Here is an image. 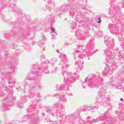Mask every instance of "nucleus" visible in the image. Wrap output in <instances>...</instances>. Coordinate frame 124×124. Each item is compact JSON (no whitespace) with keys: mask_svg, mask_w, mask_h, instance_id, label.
Listing matches in <instances>:
<instances>
[{"mask_svg":"<svg viewBox=\"0 0 124 124\" xmlns=\"http://www.w3.org/2000/svg\"><path fill=\"white\" fill-rule=\"evenodd\" d=\"M68 66H69L68 64L64 63L63 65L62 71V75L64 77V80L65 84L57 85L56 91H58L59 92H60V91H64V90H66V91H69V87H71V85L69 84V83H72L73 82H74V81L76 80V77H75L76 73H75L74 74L72 73H66L65 69L66 67H68Z\"/></svg>","mask_w":124,"mask_h":124,"instance_id":"obj_1","label":"nucleus"},{"mask_svg":"<svg viewBox=\"0 0 124 124\" xmlns=\"http://www.w3.org/2000/svg\"><path fill=\"white\" fill-rule=\"evenodd\" d=\"M108 64V63H106V67L103 72L104 74H112L113 70H116L117 67V63H111L110 67H109Z\"/></svg>","mask_w":124,"mask_h":124,"instance_id":"obj_2","label":"nucleus"},{"mask_svg":"<svg viewBox=\"0 0 124 124\" xmlns=\"http://www.w3.org/2000/svg\"><path fill=\"white\" fill-rule=\"evenodd\" d=\"M59 107L61 108V112H63V111H64V107L62 106V104L59 105V104L55 103L53 105V107L47 108H46V112H47V113H49V114H52V116L54 117V112H53V111H54L55 109L59 108Z\"/></svg>","mask_w":124,"mask_h":124,"instance_id":"obj_3","label":"nucleus"},{"mask_svg":"<svg viewBox=\"0 0 124 124\" xmlns=\"http://www.w3.org/2000/svg\"><path fill=\"white\" fill-rule=\"evenodd\" d=\"M60 10H61L62 12H67L68 10H69L70 15L71 16H74V15L75 14L74 10H73L70 5L66 6L65 5H63L60 8Z\"/></svg>","mask_w":124,"mask_h":124,"instance_id":"obj_4","label":"nucleus"},{"mask_svg":"<svg viewBox=\"0 0 124 124\" xmlns=\"http://www.w3.org/2000/svg\"><path fill=\"white\" fill-rule=\"evenodd\" d=\"M87 81L88 82V83H90L89 84L90 89H93V88H98V85L96 84L95 83L93 82L92 78H87L85 80V83H86Z\"/></svg>","mask_w":124,"mask_h":124,"instance_id":"obj_5","label":"nucleus"},{"mask_svg":"<svg viewBox=\"0 0 124 124\" xmlns=\"http://www.w3.org/2000/svg\"><path fill=\"white\" fill-rule=\"evenodd\" d=\"M109 85H110V86H116L117 89L122 90V91H123V92H124V87H120V86H119V84H120V83L119 82H117V80H113L112 81L109 82Z\"/></svg>","mask_w":124,"mask_h":124,"instance_id":"obj_6","label":"nucleus"},{"mask_svg":"<svg viewBox=\"0 0 124 124\" xmlns=\"http://www.w3.org/2000/svg\"><path fill=\"white\" fill-rule=\"evenodd\" d=\"M87 120V121L85 122V124H92L93 123H96L98 122V120L97 119H93V120H91V117H89Z\"/></svg>","mask_w":124,"mask_h":124,"instance_id":"obj_7","label":"nucleus"},{"mask_svg":"<svg viewBox=\"0 0 124 124\" xmlns=\"http://www.w3.org/2000/svg\"><path fill=\"white\" fill-rule=\"evenodd\" d=\"M76 35L77 36L78 39H79V40H84V35L82 34H79L78 32H76Z\"/></svg>","mask_w":124,"mask_h":124,"instance_id":"obj_8","label":"nucleus"},{"mask_svg":"<svg viewBox=\"0 0 124 124\" xmlns=\"http://www.w3.org/2000/svg\"><path fill=\"white\" fill-rule=\"evenodd\" d=\"M104 53L105 54H107V55H108L109 58H110V57H111L112 55V52H111V50H110V49H106L104 50Z\"/></svg>","mask_w":124,"mask_h":124,"instance_id":"obj_9","label":"nucleus"},{"mask_svg":"<svg viewBox=\"0 0 124 124\" xmlns=\"http://www.w3.org/2000/svg\"><path fill=\"white\" fill-rule=\"evenodd\" d=\"M59 100H60V101H62V102H66V101H67L66 98L63 95L60 96L59 97Z\"/></svg>","mask_w":124,"mask_h":124,"instance_id":"obj_10","label":"nucleus"},{"mask_svg":"<svg viewBox=\"0 0 124 124\" xmlns=\"http://www.w3.org/2000/svg\"><path fill=\"white\" fill-rule=\"evenodd\" d=\"M86 53H87V51L85 50L82 53L79 54L78 55L79 59H84V58H86Z\"/></svg>","mask_w":124,"mask_h":124,"instance_id":"obj_11","label":"nucleus"},{"mask_svg":"<svg viewBox=\"0 0 124 124\" xmlns=\"http://www.w3.org/2000/svg\"><path fill=\"white\" fill-rule=\"evenodd\" d=\"M99 96H105V90L103 89L100 90V92L98 93Z\"/></svg>","mask_w":124,"mask_h":124,"instance_id":"obj_12","label":"nucleus"},{"mask_svg":"<svg viewBox=\"0 0 124 124\" xmlns=\"http://www.w3.org/2000/svg\"><path fill=\"white\" fill-rule=\"evenodd\" d=\"M76 65H78L79 67H82L84 65V62L82 61H78L75 62Z\"/></svg>","mask_w":124,"mask_h":124,"instance_id":"obj_13","label":"nucleus"},{"mask_svg":"<svg viewBox=\"0 0 124 124\" xmlns=\"http://www.w3.org/2000/svg\"><path fill=\"white\" fill-rule=\"evenodd\" d=\"M3 104H2V107L3 110H7V108H8V105H7V104H8V103L4 101L3 102Z\"/></svg>","mask_w":124,"mask_h":124,"instance_id":"obj_14","label":"nucleus"},{"mask_svg":"<svg viewBox=\"0 0 124 124\" xmlns=\"http://www.w3.org/2000/svg\"><path fill=\"white\" fill-rule=\"evenodd\" d=\"M62 61L64 62H67V59H66V55H62Z\"/></svg>","mask_w":124,"mask_h":124,"instance_id":"obj_15","label":"nucleus"},{"mask_svg":"<svg viewBox=\"0 0 124 124\" xmlns=\"http://www.w3.org/2000/svg\"><path fill=\"white\" fill-rule=\"evenodd\" d=\"M45 42V36H43L42 40L41 41L40 43H39V44L40 45V46H41V45H42V44H44Z\"/></svg>","mask_w":124,"mask_h":124,"instance_id":"obj_16","label":"nucleus"},{"mask_svg":"<svg viewBox=\"0 0 124 124\" xmlns=\"http://www.w3.org/2000/svg\"><path fill=\"white\" fill-rule=\"evenodd\" d=\"M95 108V107H88L87 108L83 109L82 111L83 112H85V111H90V110H92V109H94Z\"/></svg>","mask_w":124,"mask_h":124,"instance_id":"obj_17","label":"nucleus"},{"mask_svg":"<svg viewBox=\"0 0 124 124\" xmlns=\"http://www.w3.org/2000/svg\"><path fill=\"white\" fill-rule=\"evenodd\" d=\"M93 46H92L91 47H90V49L88 50V51H90L91 53H92V55L94 54V52H93Z\"/></svg>","mask_w":124,"mask_h":124,"instance_id":"obj_18","label":"nucleus"},{"mask_svg":"<svg viewBox=\"0 0 124 124\" xmlns=\"http://www.w3.org/2000/svg\"><path fill=\"white\" fill-rule=\"evenodd\" d=\"M51 30L52 32H53V33H55L56 35H57V33L56 32V31H55V28H54V27H51Z\"/></svg>","mask_w":124,"mask_h":124,"instance_id":"obj_19","label":"nucleus"},{"mask_svg":"<svg viewBox=\"0 0 124 124\" xmlns=\"http://www.w3.org/2000/svg\"><path fill=\"white\" fill-rule=\"evenodd\" d=\"M48 4H53V5H55V2H53L52 1V0H49V1H48Z\"/></svg>","mask_w":124,"mask_h":124,"instance_id":"obj_20","label":"nucleus"},{"mask_svg":"<svg viewBox=\"0 0 124 124\" xmlns=\"http://www.w3.org/2000/svg\"><path fill=\"white\" fill-rule=\"evenodd\" d=\"M79 124H83L84 123V121H83V120H82V119H80L79 120Z\"/></svg>","mask_w":124,"mask_h":124,"instance_id":"obj_21","label":"nucleus"},{"mask_svg":"<svg viewBox=\"0 0 124 124\" xmlns=\"http://www.w3.org/2000/svg\"><path fill=\"white\" fill-rule=\"evenodd\" d=\"M99 119L101 120V121H103V120H104V117H103V116H100L99 117Z\"/></svg>","mask_w":124,"mask_h":124,"instance_id":"obj_22","label":"nucleus"},{"mask_svg":"<svg viewBox=\"0 0 124 124\" xmlns=\"http://www.w3.org/2000/svg\"><path fill=\"white\" fill-rule=\"evenodd\" d=\"M67 95H68V96H73V94H72V93H67Z\"/></svg>","mask_w":124,"mask_h":124,"instance_id":"obj_23","label":"nucleus"},{"mask_svg":"<svg viewBox=\"0 0 124 124\" xmlns=\"http://www.w3.org/2000/svg\"><path fill=\"white\" fill-rule=\"evenodd\" d=\"M98 20L99 21H98V24H100V23H101V18H100V17H99Z\"/></svg>","mask_w":124,"mask_h":124,"instance_id":"obj_24","label":"nucleus"},{"mask_svg":"<svg viewBox=\"0 0 124 124\" xmlns=\"http://www.w3.org/2000/svg\"><path fill=\"white\" fill-rule=\"evenodd\" d=\"M98 35H100V36H102V35H103L102 32H99L98 33Z\"/></svg>","mask_w":124,"mask_h":124,"instance_id":"obj_25","label":"nucleus"},{"mask_svg":"<svg viewBox=\"0 0 124 124\" xmlns=\"http://www.w3.org/2000/svg\"><path fill=\"white\" fill-rule=\"evenodd\" d=\"M52 73H56V72H57V70H55L54 71H52Z\"/></svg>","mask_w":124,"mask_h":124,"instance_id":"obj_26","label":"nucleus"},{"mask_svg":"<svg viewBox=\"0 0 124 124\" xmlns=\"http://www.w3.org/2000/svg\"><path fill=\"white\" fill-rule=\"evenodd\" d=\"M81 47H83V46H80V45L78 46V48H81Z\"/></svg>","mask_w":124,"mask_h":124,"instance_id":"obj_27","label":"nucleus"},{"mask_svg":"<svg viewBox=\"0 0 124 124\" xmlns=\"http://www.w3.org/2000/svg\"><path fill=\"white\" fill-rule=\"evenodd\" d=\"M26 79H31V78H30V77H28V78H26Z\"/></svg>","mask_w":124,"mask_h":124,"instance_id":"obj_28","label":"nucleus"},{"mask_svg":"<svg viewBox=\"0 0 124 124\" xmlns=\"http://www.w3.org/2000/svg\"><path fill=\"white\" fill-rule=\"evenodd\" d=\"M48 11H51V9H50V7H48Z\"/></svg>","mask_w":124,"mask_h":124,"instance_id":"obj_29","label":"nucleus"},{"mask_svg":"<svg viewBox=\"0 0 124 124\" xmlns=\"http://www.w3.org/2000/svg\"><path fill=\"white\" fill-rule=\"evenodd\" d=\"M120 100H121V101H123V100H124V98H121L120 99Z\"/></svg>","mask_w":124,"mask_h":124,"instance_id":"obj_30","label":"nucleus"},{"mask_svg":"<svg viewBox=\"0 0 124 124\" xmlns=\"http://www.w3.org/2000/svg\"><path fill=\"white\" fill-rule=\"evenodd\" d=\"M60 114H59V117H61V116H62V113L61 112H59Z\"/></svg>","mask_w":124,"mask_h":124,"instance_id":"obj_31","label":"nucleus"},{"mask_svg":"<svg viewBox=\"0 0 124 124\" xmlns=\"http://www.w3.org/2000/svg\"><path fill=\"white\" fill-rule=\"evenodd\" d=\"M38 72H40V71H39L38 72H36V74H37V73H38Z\"/></svg>","mask_w":124,"mask_h":124,"instance_id":"obj_32","label":"nucleus"},{"mask_svg":"<svg viewBox=\"0 0 124 124\" xmlns=\"http://www.w3.org/2000/svg\"><path fill=\"white\" fill-rule=\"evenodd\" d=\"M33 76V74H31V75H30V76Z\"/></svg>","mask_w":124,"mask_h":124,"instance_id":"obj_33","label":"nucleus"},{"mask_svg":"<svg viewBox=\"0 0 124 124\" xmlns=\"http://www.w3.org/2000/svg\"><path fill=\"white\" fill-rule=\"evenodd\" d=\"M57 52L58 53H60V52L59 51V50H57Z\"/></svg>","mask_w":124,"mask_h":124,"instance_id":"obj_34","label":"nucleus"},{"mask_svg":"<svg viewBox=\"0 0 124 124\" xmlns=\"http://www.w3.org/2000/svg\"><path fill=\"white\" fill-rule=\"evenodd\" d=\"M88 56H92V54H89Z\"/></svg>","mask_w":124,"mask_h":124,"instance_id":"obj_35","label":"nucleus"},{"mask_svg":"<svg viewBox=\"0 0 124 124\" xmlns=\"http://www.w3.org/2000/svg\"><path fill=\"white\" fill-rule=\"evenodd\" d=\"M48 63H50V62L48 61L47 62Z\"/></svg>","mask_w":124,"mask_h":124,"instance_id":"obj_36","label":"nucleus"},{"mask_svg":"<svg viewBox=\"0 0 124 124\" xmlns=\"http://www.w3.org/2000/svg\"><path fill=\"white\" fill-rule=\"evenodd\" d=\"M109 48H112V46H109Z\"/></svg>","mask_w":124,"mask_h":124,"instance_id":"obj_37","label":"nucleus"},{"mask_svg":"<svg viewBox=\"0 0 124 124\" xmlns=\"http://www.w3.org/2000/svg\"><path fill=\"white\" fill-rule=\"evenodd\" d=\"M75 27H76V24H75Z\"/></svg>","mask_w":124,"mask_h":124,"instance_id":"obj_38","label":"nucleus"},{"mask_svg":"<svg viewBox=\"0 0 124 124\" xmlns=\"http://www.w3.org/2000/svg\"><path fill=\"white\" fill-rule=\"evenodd\" d=\"M68 0V1H70V0Z\"/></svg>","mask_w":124,"mask_h":124,"instance_id":"obj_39","label":"nucleus"},{"mask_svg":"<svg viewBox=\"0 0 124 124\" xmlns=\"http://www.w3.org/2000/svg\"><path fill=\"white\" fill-rule=\"evenodd\" d=\"M83 87L84 88H85V86H83Z\"/></svg>","mask_w":124,"mask_h":124,"instance_id":"obj_40","label":"nucleus"},{"mask_svg":"<svg viewBox=\"0 0 124 124\" xmlns=\"http://www.w3.org/2000/svg\"><path fill=\"white\" fill-rule=\"evenodd\" d=\"M16 90H17L18 91H19V90H18V88H17Z\"/></svg>","mask_w":124,"mask_h":124,"instance_id":"obj_41","label":"nucleus"},{"mask_svg":"<svg viewBox=\"0 0 124 124\" xmlns=\"http://www.w3.org/2000/svg\"><path fill=\"white\" fill-rule=\"evenodd\" d=\"M56 113H58V112L56 111Z\"/></svg>","mask_w":124,"mask_h":124,"instance_id":"obj_42","label":"nucleus"},{"mask_svg":"<svg viewBox=\"0 0 124 124\" xmlns=\"http://www.w3.org/2000/svg\"><path fill=\"white\" fill-rule=\"evenodd\" d=\"M57 116H58V113L56 114Z\"/></svg>","mask_w":124,"mask_h":124,"instance_id":"obj_43","label":"nucleus"},{"mask_svg":"<svg viewBox=\"0 0 124 124\" xmlns=\"http://www.w3.org/2000/svg\"><path fill=\"white\" fill-rule=\"evenodd\" d=\"M97 109H98V108H96Z\"/></svg>","mask_w":124,"mask_h":124,"instance_id":"obj_44","label":"nucleus"},{"mask_svg":"<svg viewBox=\"0 0 124 124\" xmlns=\"http://www.w3.org/2000/svg\"><path fill=\"white\" fill-rule=\"evenodd\" d=\"M108 47H109V46H108Z\"/></svg>","mask_w":124,"mask_h":124,"instance_id":"obj_45","label":"nucleus"},{"mask_svg":"<svg viewBox=\"0 0 124 124\" xmlns=\"http://www.w3.org/2000/svg\"><path fill=\"white\" fill-rule=\"evenodd\" d=\"M43 51H44V48L43 49Z\"/></svg>","mask_w":124,"mask_h":124,"instance_id":"obj_46","label":"nucleus"},{"mask_svg":"<svg viewBox=\"0 0 124 124\" xmlns=\"http://www.w3.org/2000/svg\"><path fill=\"white\" fill-rule=\"evenodd\" d=\"M88 60H90V58H88Z\"/></svg>","mask_w":124,"mask_h":124,"instance_id":"obj_47","label":"nucleus"},{"mask_svg":"<svg viewBox=\"0 0 124 124\" xmlns=\"http://www.w3.org/2000/svg\"><path fill=\"white\" fill-rule=\"evenodd\" d=\"M14 0L15 1L16 0Z\"/></svg>","mask_w":124,"mask_h":124,"instance_id":"obj_48","label":"nucleus"}]
</instances>
